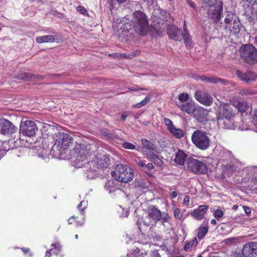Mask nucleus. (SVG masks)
I'll list each match as a JSON object with an SVG mask.
<instances>
[{
	"instance_id": "4d7b16f0",
	"label": "nucleus",
	"mask_w": 257,
	"mask_h": 257,
	"mask_svg": "<svg viewBox=\"0 0 257 257\" xmlns=\"http://www.w3.org/2000/svg\"><path fill=\"white\" fill-rule=\"evenodd\" d=\"M246 2L249 3V4H252V5H257V0H245Z\"/></svg>"
},
{
	"instance_id": "bb28decb",
	"label": "nucleus",
	"mask_w": 257,
	"mask_h": 257,
	"mask_svg": "<svg viewBox=\"0 0 257 257\" xmlns=\"http://www.w3.org/2000/svg\"><path fill=\"white\" fill-rule=\"evenodd\" d=\"M55 41V37L53 35H46L37 37L36 41L38 43H43L48 42H54Z\"/></svg>"
},
{
	"instance_id": "f257e3e1",
	"label": "nucleus",
	"mask_w": 257,
	"mask_h": 257,
	"mask_svg": "<svg viewBox=\"0 0 257 257\" xmlns=\"http://www.w3.org/2000/svg\"><path fill=\"white\" fill-rule=\"evenodd\" d=\"M148 25V22L145 14L141 11H136L133 13L132 20L124 17L119 22L115 23L113 28L116 36L120 39L131 29H134L139 35L144 36Z\"/></svg>"
},
{
	"instance_id": "338daca9",
	"label": "nucleus",
	"mask_w": 257,
	"mask_h": 257,
	"mask_svg": "<svg viewBox=\"0 0 257 257\" xmlns=\"http://www.w3.org/2000/svg\"><path fill=\"white\" fill-rule=\"evenodd\" d=\"M254 115L257 118V109L253 111Z\"/></svg>"
},
{
	"instance_id": "a18cd8bd",
	"label": "nucleus",
	"mask_w": 257,
	"mask_h": 257,
	"mask_svg": "<svg viewBox=\"0 0 257 257\" xmlns=\"http://www.w3.org/2000/svg\"><path fill=\"white\" fill-rule=\"evenodd\" d=\"M224 80L221 78H217L216 77H209V81L208 82H211L213 83H216L219 82H223Z\"/></svg>"
},
{
	"instance_id": "2eb2a0df",
	"label": "nucleus",
	"mask_w": 257,
	"mask_h": 257,
	"mask_svg": "<svg viewBox=\"0 0 257 257\" xmlns=\"http://www.w3.org/2000/svg\"><path fill=\"white\" fill-rule=\"evenodd\" d=\"M241 253L243 257H257V242L245 243L243 246Z\"/></svg>"
},
{
	"instance_id": "58836bf2",
	"label": "nucleus",
	"mask_w": 257,
	"mask_h": 257,
	"mask_svg": "<svg viewBox=\"0 0 257 257\" xmlns=\"http://www.w3.org/2000/svg\"><path fill=\"white\" fill-rule=\"evenodd\" d=\"M240 95H251L254 94V91L251 89L245 88L242 89L238 92Z\"/></svg>"
},
{
	"instance_id": "39448f33",
	"label": "nucleus",
	"mask_w": 257,
	"mask_h": 257,
	"mask_svg": "<svg viewBox=\"0 0 257 257\" xmlns=\"http://www.w3.org/2000/svg\"><path fill=\"white\" fill-rule=\"evenodd\" d=\"M112 176L119 182L128 183L133 180L134 173L126 165L118 164L115 167V171L112 172Z\"/></svg>"
},
{
	"instance_id": "dca6fc26",
	"label": "nucleus",
	"mask_w": 257,
	"mask_h": 257,
	"mask_svg": "<svg viewBox=\"0 0 257 257\" xmlns=\"http://www.w3.org/2000/svg\"><path fill=\"white\" fill-rule=\"evenodd\" d=\"M194 97L198 101L206 106H210L212 104L213 98L204 91L201 90L196 91Z\"/></svg>"
},
{
	"instance_id": "13d9d810",
	"label": "nucleus",
	"mask_w": 257,
	"mask_h": 257,
	"mask_svg": "<svg viewBox=\"0 0 257 257\" xmlns=\"http://www.w3.org/2000/svg\"><path fill=\"white\" fill-rule=\"evenodd\" d=\"M138 165L141 167H143L145 166V164L143 161H139L138 162Z\"/></svg>"
},
{
	"instance_id": "c03bdc74",
	"label": "nucleus",
	"mask_w": 257,
	"mask_h": 257,
	"mask_svg": "<svg viewBox=\"0 0 257 257\" xmlns=\"http://www.w3.org/2000/svg\"><path fill=\"white\" fill-rule=\"evenodd\" d=\"M76 10L78 12L83 15H88L87 10L82 6H79L76 8Z\"/></svg>"
},
{
	"instance_id": "49530a36",
	"label": "nucleus",
	"mask_w": 257,
	"mask_h": 257,
	"mask_svg": "<svg viewBox=\"0 0 257 257\" xmlns=\"http://www.w3.org/2000/svg\"><path fill=\"white\" fill-rule=\"evenodd\" d=\"M170 219V217L168 214H167L165 216L163 217H161V221L162 224H164L166 222H169V220Z\"/></svg>"
},
{
	"instance_id": "2f4dec72",
	"label": "nucleus",
	"mask_w": 257,
	"mask_h": 257,
	"mask_svg": "<svg viewBox=\"0 0 257 257\" xmlns=\"http://www.w3.org/2000/svg\"><path fill=\"white\" fill-rule=\"evenodd\" d=\"M150 157L151 160L153 161L155 165L160 167L163 165V162L161 159L154 152H152L150 154Z\"/></svg>"
},
{
	"instance_id": "412c9836",
	"label": "nucleus",
	"mask_w": 257,
	"mask_h": 257,
	"mask_svg": "<svg viewBox=\"0 0 257 257\" xmlns=\"http://www.w3.org/2000/svg\"><path fill=\"white\" fill-rule=\"evenodd\" d=\"M241 24L240 22V20L238 18H235L234 22H232L230 25H226L225 29H228L230 35H237L240 32L241 28Z\"/></svg>"
},
{
	"instance_id": "7ed1b4c3",
	"label": "nucleus",
	"mask_w": 257,
	"mask_h": 257,
	"mask_svg": "<svg viewBox=\"0 0 257 257\" xmlns=\"http://www.w3.org/2000/svg\"><path fill=\"white\" fill-rule=\"evenodd\" d=\"M207 5L206 18L214 23H218L221 19L223 3L217 0H203Z\"/></svg>"
},
{
	"instance_id": "a211bd4d",
	"label": "nucleus",
	"mask_w": 257,
	"mask_h": 257,
	"mask_svg": "<svg viewBox=\"0 0 257 257\" xmlns=\"http://www.w3.org/2000/svg\"><path fill=\"white\" fill-rule=\"evenodd\" d=\"M230 103L241 113L246 111L249 107L248 103L246 101L236 98H232L230 101Z\"/></svg>"
},
{
	"instance_id": "a19ab883",
	"label": "nucleus",
	"mask_w": 257,
	"mask_h": 257,
	"mask_svg": "<svg viewBox=\"0 0 257 257\" xmlns=\"http://www.w3.org/2000/svg\"><path fill=\"white\" fill-rule=\"evenodd\" d=\"M189 94L187 93H180L178 95V99L181 102H186L189 99Z\"/></svg>"
},
{
	"instance_id": "0eeeda50",
	"label": "nucleus",
	"mask_w": 257,
	"mask_h": 257,
	"mask_svg": "<svg viewBox=\"0 0 257 257\" xmlns=\"http://www.w3.org/2000/svg\"><path fill=\"white\" fill-rule=\"evenodd\" d=\"M161 211L154 205L149 206L146 211V216L143 218V222L148 227L156 226L157 221L161 219Z\"/></svg>"
},
{
	"instance_id": "ea45409f",
	"label": "nucleus",
	"mask_w": 257,
	"mask_h": 257,
	"mask_svg": "<svg viewBox=\"0 0 257 257\" xmlns=\"http://www.w3.org/2000/svg\"><path fill=\"white\" fill-rule=\"evenodd\" d=\"M174 215L175 218L178 220L181 219L183 217V214L181 209L177 207L174 208Z\"/></svg>"
},
{
	"instance_id": "69168bd1",
	"label": "nucleus",
	"mask_w": 257,
	"mask_h": 257,
	"mask_svg": "<svg viewBox=\"0 0 257 257\" xmlns=\"http://www.w3.org/2000/svg\"><path fill=\"white\" fill-rule=\"evenodd\" d=\"M135 55H132L130 57H127L126 56V55L125 54H124V57L125 58H132L133 57H134Z\"/></svg>"
},
{
	"instance_id": "8fccbe9b",
	"label": "nucleus",
	"mask_w": 257,
	"mask_h": 257,
	"mask_svg": "<svg viewBox=\"0 0 257 257\" xmlns=\"http://www.w3.org/2000/svg\"><path fill=\"white\" fill-rule=\"evenodd\" d=\"M243 209L245 212V213L247 215H249L251 213V210L250 207L246 206H243Z\"/></svg>"
},
{
	"instance_id": "5fc2aeb1",
	"label": "nucleus",
	"mask_w": 257,
	"mask_h": 257,
	"mask_svg": "<svg viewBox=\"0 0 257 257\" xmlns=\"http://www.w3.org/2000/svg\"><path fill=\"white\" fill-rule=\"evenodd\" d=\"M171 198L175 199L177 196V193L176 191H172L170 194Z\"/></svg>"
},
{
	"instance_id": "6ab92c4d",
	"label": "nucleus",
	"mask_w": 257,
	"mask_h": 257,
	"mask_svg": "<svg viewBox=\"0 0 257 257\" xmlns=\"http://www.w3.org/2000/svg\"><path fill=\"white\" fill-rule=\"evenodd\" d=\"M236 74L240 80L247 83L254 81L256 78L255 73L251 71H246V72L244 73L238 70L236 71Z\"/></svg>"
},
{
	"instance_id": "1a4fd4ad",
	"label": "nucleus",
	"mask_w": 257,
	"mask_h": 257,
	"mask_svg": "<svg viewBox=\"0 0 257 257\" xmlns=\"http://www.w3.org/2000/svg\"><path fill=\"white\" fill-rule=\"evenodd\" d=\"M56 137L57 139L54 147L60 151H63L67 149L70 145L72 143L73 139L68 134L59 133Z\"/></svg>"
},
{
	"instance_id": "052dcab7",
	"label": "nucleus",
	"mask_w": 257,
	"mask_h": 257,
	"mask_svg": "<svg viewBox=\"0 0 257 257\" xmlns=\"http://www.w3.org/2000/svg\"><path fill=\"white\" fill-rule=\"evenodd\" d=\"M210 223L213 225H215L217 224L216 220L215 219H211V221H210Z\"/></svg>"
},
{
	"instance_id": "09e8293b",
	"label": "nucleus",
	"mask_w": 257,
	"mask_h": 257,
	"mask_svg": "<svg viewBox=\"0 0 257 257\" xmlns=\"http://www.w3.org/2000/svg\"><path fill=\"white\" fill-rule=\"evenodd\" d=\"M190 203V197L189 196H186L183 200V204L185 206H189Z\"/></svg>"
},
{
	"instance_id": "79ce46f5",
	"label": "nucleus",
	"mask_w": 257,
	"mask_h": 257,
	"mask_svg": "<svg viewBox=\"0 0 257 257\" xmlns=\"http://www.w3.org/2000/svg\"><path fill=\"white\" fill-rule=\"evenodd\" d=\"M164 121L167 127V129L168 130V131H169L171 128H172L173 126H175L173 124L172 121L168 118H164Z\"/></svg>"
},
{
	"instance_id": "680f3d73",
	"label": "nucleus",
	"mask_w": 257,
	"mask_h": 257,
	"mask_svg": "<svg viewBox=\"0 0 257 257\" xmlns=\"http://www.w3.org/2000/svg\"><path fill=\"white\" fill-rule=\"evenodd\" d=\"M127 116V115L125 114L124 113H123L121 115V119L122 120H124Z\"/></svg>"
},
{
	"instance_id": "9b49d317",
	"label": "nucleus",
	"mask_w": 257,
	"mask_h": 257,
	"mask_svg": "<svg viewBox=\"0 0 257 257\" xmlns=\"http://www.w3.org/2000/svg\"><path fill=\"white\" fill-rule=\"evenodd\" d=\"M87 207V203L82 201L77 206V209L80 212L79 216L73 215L68 219L69 224H75L77 226L82 225L84 220V210Z\"/></svg>"
},
{
	"instance_id": "20e7f679",
	"label": "nucleus",
	"mask_w": 257,
	"mask_h": 257,
	"mask_svg": "<svg viewBox=\"0 0 257 257\" xmlns=\"http://www.w3.org/2000/svg\"><path fill=\"white\" fill-rule=\"evenodd\" d=\"M186 166L188 171L197 175L206 174L208 172L207 166L204 161L192 157L187 158Z\"/></svg>"
},
{
	"instance_id": "5701e85b",
	"label": "nucleus",
	"mask_w": 257,
	"mask_h": 257,
	"mask_svg": "<svg viewBox=\"0 0 257 257\" xmlns=\"http://www.w3.org/2000/svg\"><path fill=\"white\" fill-rule=\"evenodd\" d=\"M188 155L182 150H179L176 153L175 162L178 165L183 166L185 161H187Z\"/></svg>"
},
{
	"instance_id": "7c9ffc66",
	"label": "nucleus",
	"mask_w": 257,
	"mask_h": 257,
	"mask_svg": "<svg viewBox=\"0 0 257 257\" xmlns=\"http://www.w3.org/2000/svg\"><path fill=\"white\" fill-rule=\"evenodd\" d=\"M236 171L234 165L226 164L223 168V173L227 176H230L233 173Z\"/></svg>"
},
{
	"instance_id": "0e129e2a",
	"label": "nucleus",
	"mask_w": 257,
	"mask_h": 257,
	"mask_svg": "<svg viewBox=\"0 0 257 257\" xmlns=\"http://www.w3.org/2000/svg\"><path fill=\"white\" fill-rule=\"evenodd\" d=\"M119 4H122L126 2V0H116Z\"/></svg>"
},
{
	"instance_id": "3c124183",
	"label": "nucleus",
	"mask_w": 257,
	"mask_h": 257,
	"mask_svg": "<svg viewBox=\"0 0 257 257\" xmlns=\"http://www.w3.org/2000/svg\"><path fill=\"white\" fill-rule=\"evenodd\" d=\"M53 248H50L46 252L45 257H51V253L53 252Z\"/></svg>"
},
{
	"instance_id": "c9c22d12",
	"label": "nucleus",
	"mask_w": 257,
	"mask_h": 257,
	"mask_svg": "<svg viewBox=\"0 0 257 257\" xmlns=\"http://www.w3.org/2000/svg\"><path fill=\"white\" fill-rule=\"evenodd\" d=\"M248 190L251 191H257V177L252 178L250 184L247 186Z\"/></svg>"
},
{
	"instance_id": "423d86ee",
	"label": "nucleus",
	"mask_w": 257,
	"mask_h": 257,
	"mask_svg": "<svg viewBox=\"0 0 257 257\" xmlns=\"http://www.w3.org/2000/svg\"><path fill=\"white\" fill-rule=\"evenodd\" d=\"M193 144L201 150L208 149L210 145V140L207 133L203 131L196 130L191 136Z\"/></svg>"
},
{
	"instance_id": "e2e57ef3",
	"label": "nucleus",
	"mask_w": 257,
	"mask_h": 257,
	"mask_svg": "<svg viewBox=\"0 0 257 257\" xmlns=\"http://www.w3.org/2000/svg\"><path fill=\"white\" fill-rule=\"evenodd\" d=\"M131 90H146L147 89L145 88H135V89H131Z\"/></svg>"
},
{
	"instance_id": "864d4df0",
	"label": "nucleus",
	"mask_w": 257,
	"mask_h": 257,
	"mask_svg": "<svg viewBox=\"0 0 257 257\" xmlns=\"http://www.w3.org/2000/svg\"><path fill=\"white\" fill-rule=\"evenodd\" d=\"M21 249L22 250V251L25 254H27V253L30 252V249L28 247L27 248L22 247V248H21Z\"/></svg>"
},
{
	"instance_id": "ddd939ff",
	"label": "nucleus",
	"mask_w": 257,
	"mask_h": 257,
	"mask_svg": "<svg viewBox=\"0 0 257 257\" xmlns=\"http://www.w3.org/2000/svg\"><path fill=\"white\" fill-rule=\"evenodd\" d=\"M109 158L105 155H103L100 157L97 156L94 160L91 161L90 169L92 171H96L97 169H103L109 165Z\"/></svg>"
},
{
	"instance_id": "603ef678",
	"label": "nucleus",
	"mask_w": 257,
	"mask_h": 257,
	"mask_svg": "<svg viewBox=\"0 0 257 257\" xmlns=\"http://www.w3.org/2000/svg\"><path fill=\"white\" fill-rule=\"evenodd\" d=\"M200 79L202 81H206V82L209 81V77H207L205 75H202V76H200Z\"/></svg>"
},
{
	"instance_id": "a878e982",
	"label": "nucleus",
	"mask_w": 257,
	"mask_h": 257,
	"mask_svg": "<svg viewBox=\"0 0 257 257\" xmlns=\"http://www.w3.org/2000/svg\"><path fill=\"white\" fill-rule=\"evenodd\" d=\"M169 131L175 138L177 139L182 138L185 134L184 131L179 128H176L175 126L171 128Z\"/></svg>"
},
{
	"instance_id": "b1692460",
	"label": "nucleus",
	"mask_w": 257,
	"mask_h": 257,
	"mask_svg": "<svg viewBox=\"0 0 257 257\" xmlns=\"http://www.w3.org/2000/svg\"><path fill=\"white\" fill-rule=\"evenodd\" d=\"M208 112L203 108H195L194 112V117L198 121H202L207 119Z\"/></svg>"
},
{
	"instance_id": "cd10ccee",
	"label": "nucleus",
	"mask_w": 257,
	"mask_h": 257,
	"mask_svg": "<svg viewBox=\"0 0 257 257\" xmlns=\"http://www.w3.org/2000/svg\"><path fill=\"white\" fill-rule=\"evenodd\" d=\"M197 243L198 241L196 237L193 238L191 240H187L185 242L184 249L185 251L191 250L197 245Z\"/></svg>"
},
{
	"instance_id": "774afa93",
	"label": "nucleus",
	"mask_w": 257,
	"mask_h": 257,
	"mask_svg": "<svg viewBox=\"0 0 257 257\" xmlns=\"http://www.w3.org/2000/svg\"><path fill=\"white\" fill-rule=\"evenodd\" d=\"M232 208L234 210H236L238 208V205H233Z\"/></svg>"
},
{
	"instance_id": "c756f323",
	"label": "nucleus",
	"mask_w": 257,
	"mask_h": 257,
	"mask_svg": "<svg viewBox=\"0 0 257 257\" xmlns=\"http://www.w3.org/2000/svg\"><path fill=\"white\" fill-rule=\"evenodd\" d=\"M184 41L186 47L191 46V39L189 35V32L186 27V22L184 21Z\"/></svg>"
},
{
	"instance_id": "6e6d98bb",
	"label": "nucleus",
	"mask_w": 257,
	"mask_h": 257,
	"mask_svg": "<svg viewBox=\"0 0 257 257\" xmlns=\"http://www.w3.org/2000/svg\"><path fill=\"white\" fill-rule=\"evenodd\" d=\"M146 167L149 170H152V169H153L154 168L153 165L152 163H148L146 165Z\"/></svg>"
},
{
	"instance_id": "f8f14e48",
	"label": "nucleus",
	"mask_w": 257,
	"mask_h": 257,
	"mask_svg": "<svg viewBox=\"0 0 257 257\" xmlns=\"http://www.w3.org/2000/svg\"><path fill=\"white\" fill-rule=\"evenodd\" d=\"M20 130L23 135L29 137H32L35 135L38 128L34 121L27 120L22 121Z\"/></svg>"
},
{
	"instance_id": "de8ad7c7",
	"label": "nucleus",
	"mask_w": 257,
	"mask_h": 257,
	"mask_svg": "<svg viewBox=\"0 0 257 257\" xmlns=\"http://www.w3.org/2000/svg\"><path fill=\"white\" fill-rule=\"evenodd\" d=\"M151 257H161L158 250L156 249L152 251Z\"/></svg>"
},
{
	"instance_id": "f704fd0d",
	"label": "nucleus",
	"mask_w": 257,
	"mask_h": 257,
	"mask_svg": "<svg viewBox=\"0 0 257 257\" xmlns=\"http://www.w3.org/2000/svg\"><path fill=\"white\" fill-rule=\"evenodd\" d=\"M141 142L144 147L146 149L149 150H154L155 149V146L154 144L147 139H142Z\"/></svg>"
},
{
	"instance_id": "72a5a7b5",
	"label": "nucleus",
	"mask_w": 257,
	"mask_h": 257,
	"mask_svg": "<svg viewBox=\"0 0 257 257\" xmlns=\"http://www.w3.org/2000/svg\"><path fill=\"white\" fill-rule=\"evenodd\" d=\"M235 18H237L231 12H227L226 17L224 19V23L226 25H230L233 22H234Z\"/></svg>"
},
{
	"instance_id": "e433bc0d",
	"label": "nucleus",
	"mask_w": 257,
	"mask_h": 257,
	"mask_svg": "<svg viewBox=\"0 0 257 257\" xmlns=\"http://www.w3.org/2000/svg\"><path fill=\"white\" fill-rule=\"evenodd\" d=\"M150 101V98L149 96H146V97L143 99L140 102L135 104L133 105L134 108H141L143 106L147 104Z\"/></svg>"
},
{
	"instance_id": "f3484780",
	"label": "nucleus",
	"mask_w": 257,
	"mask_h": 257,
	"mask_svg": "<svg viewBox=\"0 0 257 257\" xmlns=\"http://www.w3.org/2000/svg\"><path fill=\"white\" fill-rule=\"evenodd\" d=\"M167 34L169 37L175 41H180L182 38V32L174 25H170L167 28Z\"/></svg>"
},
{
	"instance_id": "aec40b11",
	"label": "nucleus",
	"mask_w": 257,
	"mask_h": 257,
	"mask_svg": "<svg viewBox=\"0 0 257 257\" xmlns=\"http://www.w3.org/2000/svg\"><path fill=\"white\" fill-rule=\"evenodd\" d=\"M208 208L209 206L208 205H199L198 208L195 209L190 214L196 220H200L204 218V215L207 212Z\"/></svg>"
},
{
	"instance_id": "4468645a",
	"label": "nucleus",
	"mask_w": 257,
	"mask_h": 257,
	"mask_svg": "<svg viewBox=\"0 0 257 257\" xmlns=\"http://www.w3.org/2000/svg\"><path fill=\"white\" fill-rule=\"evenodd\" d=\"M17 127L9 120L0 119V133L3 135L14 134L17 131Z\"/></svg>"
},
{
	"instance_id": "6e6552de",
	"label": "nucleus",
	"mask_w": 257,
	"mask_h": 257,
	"mask_svg": "<svg viewBox=\"0 0 257 257\" xmlns=\"http://www.w3.org/2000/svg\"><path fill=\"white\" fill-rule=\"evenodd\" d=\"M241 58L246 63L257 62V49L251 44H245L240 48Z\"/></svg>"
},
{
	"instance_id": "473e14b6",
	"label": "nucleus",
	"mask_w": 257,
	"mask_h": 257,
	"mask_svg": "<svg viewBox=\"0 0 257 257\" xmlns=\"http://www.w3.org/2000/svg\"><path fill=\"white\" fill-rule=\"evenodd\" d=\"M51 248H53V252L57 255L61 254L62 246L59 242H56L51 245Z\"/></svg>"
},
{
	"instance_id": "c85d7f7f",
	"label": "nucleus",
	"mask_w": 257,
	"mask_h": 257,
	"mask_svg": "<svg viewBox=\"0 0 257 257\" xmlns=\"http://www.w3.org/2000/svg\"><path fill=\"white\" fill-rule=\"evenodd\" d=\"M208 232V227L207 226H203L200 225L198 228L197 237L199 239L201 240L204 238L206 234Z\"/></svg>"
},
{
	"instance_id": "37998d69",
	"label": "nucleus",
	"mask_w": 257,
	"mask_h": 257,
	"mask_svg": "<svg viewBox=\"0 0 257 257\" xmlns=\"http://www.w3.org/2000/svg\"><path fill=\"white\" fill-rule=\"evenodd\" d=\"M223 212L219 209H216L213 212V215L215 218L218 220L223 216Z\"/></svg>"
},
{
	"instance_id": "9d476101",
	"label": "nucleus",
	"mask_w": 257,
	"mask_h": 257,
	"mask_svg": "<svg viewBox=\"0 0 257 257\" xmlns=\"http://www.w3.org/2000/svg\"><path fill=\"white\" fill-rule=\"evenodd\" d=\"M91 156V151L89 149H87L83 147L80 148L76 160L77 166L81 168L85 167L86 165H90Z\"/></svg>"
},
{
	"instance_id": "393cba45",
	"label": "nucleus",
	"mask_w": 257,
	"mask_h": 257,
	"mask_svg": "<svg viewBox=\"0 0 257 257\" xmlns=\"http://www.w3.org/2000/svg\"><path fill=\"white\" fill-rule=\"evenodd\" d=\"M195 108L194 104L191 102L184 103L180 106L181 110L188 114L193 113Z\"/></svg>"
},
{
	"instance_id": "f03ea898",
	"label": "nucleus",
	"mask_w": 257,
	"mask_h": 257,
	"mask_svg": "<svg viewBox=\"0 0 257 257\" xmlns=\"http://www.w3.org/2000/svg\"><path fill=\"white\" fill-rule=\"evenodd\" d=\"M235 112L232 109L231 104L222 103L219 107L217 115V121L220 124H222L223 127L226 129H231L234 127V118Z\"/></svg>"
},
{
	"instance_id": "bf43d9fd",
	"label": "nucleus",
	"mask_w": 257,
	"mask_h": 257,
	"mask_svg": "<svg viewBox=\"0 0 257 257\" xmlns=\"http://www.w3.org/2000/svg\"><path fill=\"white\" fill-rule=\"evenodd\" d=\"M254 44L257 46V35L252 39Z\"/></svg>"
},
{
	"instance_id": "4c0bfd02",
	"label": "nucleus",
	"mask_w": 257,
	"mask_h": 257,
	"mask_svg": "<svg viewBox=\"0 0 257 257\" xmlns=\"http://www.w3.org/2000/svg\"><path fill=\"white\" fill-rule=\"evenodd\" d=\"M122 147L124 149H128V150H139V147L138 148H137L135 146V145H134V144H133L131 143L127 142H124V143H123L122 144Z\"/></svg>"
},
{
	"instance_id": "4be33fe9",
	"label": "nucleus",
	"mask_w": 257,
	"mask_h": 257,
	"mask_svg": "<svg viewBox=\"0 0 257 257\" xmlns=\"http://www.w3.org/2000/svg\"><path fill=\"white\" fill-rule=\"evenodd\" d=\"M17 78L19 79L24 81H33L36 79L42 80L43 79V77L42 76H39L31 73L23 72L19 73L17 75Z\"/></svg>"
}]
</instances>
